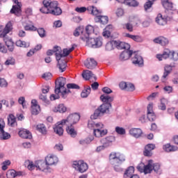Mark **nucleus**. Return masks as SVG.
Segmentation results:
<instances>
[{
  "label": "nucleus",
  "instance_id": "f257e3e1",
  "mask_svg": "<svg viewBox=\"0 0 178 178\" xmlns=\"http://www.w3.org/2000/svg\"><path fill=\"white\" fill-rule=\"evenodd\" d=\"M13 30V23L12 22H8L6 26L3 25H0V38H3V42H5L8 51L10 52H13L15 50V44L12 38L8 36V34Z\"/></svg>",
  "mask_w": 178,
  "mask_h": 178
},
{
  "label": "nucleus",
  "instance_id": "f03ea898",
  "mask_svg": "<svg viewBox=\"0 0 178 178\" xmlns=\"http://www.w3.org/2000/svg\"><path fill=\"white\" fill-rule=\"evenodd\" d=\"M94 33V26L88 25L86 28V33L81 35V39L86 42V45L90 48H100L102 47V39L101 38H90V34Z\"/></svg>",
  "mask_w": 178,
  "mask_h": 178
},
{
  "label": "nucleus",
  "instance_id": "7ed1b4c3",
  "mask_svg": "<svg viewBox=\"0 0 178 178\" xmlns=\"http://www.w3.org/2000/svg\"><path fill=\"white\" fill-rule=\"evenodd\" d=\"M40 12L45 15H54L59 16L62 15V9L58 6V1H51V0H44L43 7L40 8Z\"/></svg>",
  "mask_w": 178,
  "mask_h": 178
},
{
  "label": "nucleus",
  "instance_id": "20e7f679",
  "mask_svg": "<svg viewBox=\"0 0 178 178\" xmlns=\"http://www.w3.org/2000/svg\"><path fill=\"white\" fill-rule=\"evenodd\" d=\"M109 160L115 170L120 172L122 170L120 164L126 161V156L120 152H113L109 155Z\"/></svg>",
  "mask_w": 178,
  "mask_h": 178
},
{
  "label": "nucleus",
  "instance_id": "39448f33",
  "mask_svg": "<svg viewBox=\"0 0 178 178\" xmlns=\"http://www.w3.org/2000/svg\"><path fill=\"white\" fill-rule=\"evenodd\" d=\"M66 78L60 77L56 81L55 94H61L63 98H66L70 90L65 88Z\"/></svg>",
  "mask_w": 178,
  "mask_h": 178
},
{
  "label": "nucleus",
  "instance_id": "423d86ee",
  "mask_svg": "<svg viewBox=\"0 0 178 178\" xmlns=\"http://www.w3.org/2000/svg\"><path fill=\"white\" fill-rule=\"evenodd\" d=\"M88 12L90 13V15H92V16H95V22H98L99 23H101L102 24H108V18L107 16H102L98 15L101 13V11H99L97 8L89 6L88 7Z\"/></svg>",
  "mask_w": 178,
  "mask_h": 178
},
{
  "label": "nucleus",
  "instance_id": "0eeeda50",
  "mask_svg": "<svg viewBox=\"0 0 178 178\" xmlns=\"http://www.w3.org/2000/svg\"><path fill=\"white\" fill-rule=\"evenodd\" d=\"M80 120V114L77 113L70 114L67 118L62 120V124L65 126H73L76 124Z\"/></svg>",
  "mask_w": 178,
  "mask_h": 178
},
{
  "label": "nucleus",
  "instance_id": "6e6552de",
  "mask_svg": "<svg viewBox=\"0 0 178 178\" xmlns=\"http://www.w3.org/2000/svg\"><path fill=\"white\" fill-rule=\"evenodd\" d=\"M152 165L153 161L149 160L147 165L144 164L143 163H139L137 166V169L140 173L148 175V173H151V172L153 170Z\"/></svg>",
  "mask_w": 178,
  "mask_h": 178
},
{
  "label": "nucleus",
  "instance_id": "1a4fd4ad",
  "mask_svg": "<svg viewBox=\"0 0 178 178\" xmlns=\"http://www.w3.org/2000/svg\"><path fill=\"white\" fill-rule=\"evenodd\" d=\"M72 167L76 169V170H78V172H80V173H84V172H87V170H88V165L87 163L81 160L74 161Z\"/></svg>",
  "mask_w": 178,
  "mask_h": 178
},
{
  "label": "nucleus",
  "instance_id": "9d476101",
  "mask_svg": "<svg viewBox=\"0 0 178 178\" xmlns=\"http://www.w3.org/2000/svg\"><path fill=\"white\" fill-rule=\"evenodd\" d=\"M35 168L37 170L44 172L45 173H51L54 172V170L48 166L45 161L41 160L35 161Z\"/></svg>",
  "mask_w": 178,
  "mask_h": 178
},
{
  "label": "nucleus",
  "instance_id": "9b49d317",
  "mask_svg": "<svg viewBox=\"0 0 178 178\" xmlns=\"http://www.w3.org/2000/svg\"><path fill=\"white\" fill-rule=\"evenodd\" d=\"M74 49V47H72L70 49H64L63 50V54H62V49L60 47H57V51H56V60H60V58H63L65 56H67Z\"/></svg>",
  "mask_w": 178,
  "mask_h": 178
},
{
  "label": "nucleus",
  "instance_id": "f8f14e48",
  "mask_svg": "<svg viewBox=\"0 0 178 178\" xmlns=\"http://www.w3.org/2000/svg\"><path fill=\"white\" fill-rule=\"evenodd\" d=\"M3 129H5V121L3 119L0 118V140H9L10 134L5 132Z\"/></svg>",
  "mask_w": 178,
  "mask_h": 178
},
{
  "label": "nucleus",
  "instance_id": "ddd939ff",
  "mask_svg": "<svg viewBox=\"0 0 178 178\" xmlns=\"http://www.w3.org/2000/svg\"><path fill=\"white\" fill-rule=\"evenodd\" d=\"M14 3H15V5L13 6L10 13L15 15V16H20V15H22V2L17 0Z\"/></svg>",
  "mask_w": 178,
  "mask_h": 178
},
{
  "label": "nucleus",
  "instance_id": "4468645a",
  "mask_svg": "<svg viewBox=\"0 0 178 178\" xmlns=\"http://www.w3.org/2000/svg\"><path fill=\"white\" fill-rule=\"evenodd\" d=\"M45 161L47 166H52V165H56L59 162V159L55 155H49L45 158Z\"/></svg>",
  "mask_w": 178,
  "mask_h": 178
},
{
  "label": "nucleus",
  "instance_id": "2eb2a0df",
  "mask_svg": "<svg viewBox=\"0 0 178 178\" xmlns=\"http://www.w3.org/2000/svg\"><path fill=\"white\" fill-rule=\"evenodd\" d=\"M172 55V56H175V52L170 51L169 49H164L162 54H157L156 58L159 59V60H163V59H168L169 56Z\"/></svg>",
  "mask_w": 178,
  "mask_h": 178
},
{
  "label": "nucleus",
  "instance_id": "dca6fc26",
  "mask_svg": "<svg viewBox=\"0 0 178 178\" xmlns=\"http://www.w3.org/2000/svg\"><path fill=\"white\" fill-rule=\"evenodd\" d=\"M132 63L136 66L143 67V66H144V59H143L141 56L135 54L134 57L132 58Z\"/></svg>",
  "mask_w": 178,
  "mask_h": 178
},
{
  "label": "nucleus",
  "instance_id": "f3484780",
  "mask_svg": "<svg viewBox=\"0 0 178 178\" xmlns=\"http://www.w3.org/2000/svg\"><path fill=\"white\" fill-rule=\"evenodd\" d=\"M129 133L134 138H140L143 136V130L140 128H131Z\"/></svg>",
  "mask_w": 178,
  "mask_h": 178
},
{
  "label": "nucleus",
  "instance_id": "a211bd4d",
  "mask_svg": "<svg viewBox=\"0 0 178 178\" xmlns=\"http://www.w3.org/2000/svg\"><path fill=\"white\" fill-rule=\"evenodd\" d=\"M63 126H66V124H62V120L55 124L54 130L58 136L63 135Z\"/></svg>",
  "mask_w": 178,
  "mask_h": 178
},
{
  "label": "nucleus",
  "instance_id": "6ab92c4d",
  "mask_svg": "<svg viewBox=\"0 0 178 178\" xmlns=\"http://www.w3.org/2000/svg\"><path fill=\"white\" fill-rule=\"evenodd\" d=\"M93 134L95 136L97 137V138H99L101 137H104L108 134V129H95L93 130Z\"/></svg>",
  "mask_w": 178,
  "mask_h": 178
},
{
  "label": "nucleus",
  "instance_id": "aec40b11",
  "mask_svg": "<svg viewBox=\"0 0 178 178\" xmlns=\"http://www.w3.org/2000/svg\"><path fill=\"white\" fill-rule=\"evenodd\" d=\"M113 141H115L114 136H108L101 140L102 144L104 145V147H106V148H108V147H111Z\"/></svg>",
  "mask_w": 178,
  "mask_h": 178
},
{
  "label": "nucleus",
  "instance_id": "412c9836",
  "mask_svg": "<svg viewBox=\"0 0 178 178\" xmlns=\"http://www.w3.org/2000/svg\"><path fill=\"white\" fill-rule=\"evenodd\" d=\"M97 65V61L94 58H88L84 62V65L88 69H94Z\"/></svg>",
  "mask_w": 178,
  "mask_h": 178
},
{
  "label": "nucleus",
  "instance_id": "4be33fe9",
  "mask_svg": "<svg viewBox=\"0 0 178 178\" xmlns=\"http://www.w3.org/2000/svg\"><path fill=\"white\" fill-rule=\"evenodd\" d=\"M154 42H155L156 44H160V45L165 47L168 45V44H169V40L163 36H160L157 38H155L154 40Z\"/></svg>",
  "mask_w": 178,
  "mask_h": 178
},
{
  "label": "nucleus",
  "instance_id": "5701e85b",
  "mask_svg": "<svg viewBox=\"0 0 178 178\" xmlns=\"http://www.w3.org/2000/svg\"><path fill=\"white\" fill-rule=\"evenodd\" d=\"M66 106L63 104H58L57 106H54V107L51 108V111L54 113H65L67 111Z\"/></svg>",
  "mask_w": 178,
  "mask_h": 178
},
{
  "label": "nucleus",
  "instance_id": "b1692460",
  "mask_svg": "<svg viewBox=\"0 0 178 178\" xmlns=\"http://www.w3.org/2000/svg\"><path fill=\"white\" fill-rule=\"evenodd\" d=\"M132 55H133V51H131V50H124L120 54V59L121 60H127V59H130V58Z\"/></svg>",
  "mask_w": 178,
  "mask_h": 178
},
{
  "label": "nucleus",
  "instance_id": "393cba45",
  "mask_svg": "<svg viewBox=\"0 0 178 178\" xmlns=\"http://www.w3.org/2000/svg\"><path fill=\"white\" fill-rule=\"evenodd\" d=\"M162 6L167 10H174L175 7L173 6V3L170 0H161Z\"/></svg>",
  "mask_w": 178,
  "mask_h": 178
},
{
  "label": "nucleus",
  "instance_id": "a878e982",
  "mask_svg": "<svg viewBox=\"0 0 178 178\" xmlns=\"http://www.w3.org/2000/svg\"><path fill=\"white\" fill-rule=\"evenodd\" d=\"M24 29L26 31H37V27L34 26V24L31 21H28L26 24L24 25Z\"/></svg>",
  "mask_w": 178,
  "mask_h": 178
},
{
  "label": "nucleus",
  "instance_id": "bb28decb",
  "mask_svg": "<svg viewBox=\"0 0 178 178\" xmlns=\"http://www.w3.org/2000/svg\"><path fill=\"white\" fill-rule=\"evenodd\" d=\"M156 22L159 26H165L168 23V19L166 17H163L162 14H159L156 18Z\"/></svg>",
  "mask_w": 178,
  "mask_h": 178
},
{
  "label": "nucleus",
  "instance_id": "cd10ccee",
  "mask_svg": "<svg viewBox=\"0 0 178 178\" xmlns=\"http://www.w3.org/2000/svg\"><path fill=\"white\" fill-rule=\"evenodd\" d=\"M88 127H89V129H93V130H95V129H104V125L102 124V122H89L88 124Z\"/></svg>",
  "mask_w": 178,
  "mask_h": 178
},
{
  "label": "nucleus",
  "instance_id": "c85d7f7f",
  "mask_svg": "<svg viewBox=\"0 0 178 178\" xmlns=\"http://www.w3.org/2000/svg\"><path fill=\"white\" fill-rule=\"evenodd\" d=\"M116 47H119V42H117L116 40H112L106 43V51H112L116 48Z\"/></svg>",
  "mask_w": 178,
  "mask_h": 178
},
{
  "label": "nucleus",
  "instance_id": "c756f323",
  "mask_svg": "<svg viewBox=\"0 0 178 178\" xmlns=\"http://www.w3.org/2000/svg\"><path fill=\"white\" fill-rule=\"evenodd\" d=\"M110 108H112V104H103L97 109H99L100 113H108Z\"/></svg>",
  "mask_w": 178,
  "mask_h": 178
},
{
  "label": "nucleus",
  "instance_id": "7c9ffc66",
  "mask_svg": "<svg viewBox=\"0 0 178 178\" xmlns=\"http://www.w3.org/2000/svg\"><path fill=\"white\" fill-rule=\"evenodd\" d=\"M164 70L165 72L161 79L163 83H165V79H166V77H168V76H169V74H170L172 70H173V67H172V65H165Z\"/></svg>",
  "mask_w": 178,
  "mask_h": 178
},
{
  "label": "nucleus",
  "instance_id": "2f4dec72",
  "mask_svg": "<svg viewBox=\"0 0 178 178\" xmlns=\"http://www.w3.org/2000/svg\"><path fill=\"white\" fill-rule=\"evenodd\" d=\"M82 76L85 80H90V79H94V80H97L95 75L92 74V72L90 70H85L83 72Z\"/></svg>",
  "mask_w": 178,
  "mask_h": 178
},
{
  "label": "nucleus",
  "instance_id": "473e14b6",
  "mask_svg": "<svg viewBox=\"0 0 178 178\" xmlns=\"http://www.w3.org/2000/svg\"><path fill=\"white\" fill-rule=\"evenodd\" d=\"M19 137H22V138H31V133L29 132L27 129H22L19 131Z\"/></svg>",
  "mask_w": 178,
  "mask_h": 178
},
{
  "label": "nucleus",
  "instance_id": "72a5a7b5",
  "mask_svg": "<svg viewBox=\"0 0 178 178\" xmlns=\"http://www.w3.org/2000/svg\"><path fill=\"white\" fill-rule=\"evenodd\" d=\"M163 151H165V152H175V151H177L178 147L168 143L163 146Z\"/></svg>",
  "mask_w": 178,
  "mask_h": 178
},
{
  "label": "nucleus",
  "instance_id": "f704fd0d",
  "mask_svg": "<svg viewBox=\"0 0 178 178\" xmlns=\"http://www.w3.org/2000/svg\"><path fill=\"white\" fill-rule=\"evenodd\" d=\"M113 30V26L108 25L103 31V37L105 38H109L111 37V32Z\"/></svg>",
  "mask_w": 178,
  "mask_h": 178
},
{
  "label": "nucleus",
  "instance_id": "c9c22d12",
  "mask_svg": "<svg viewBox=\"0 0 178 178\" xmlns=\"http://www.w3.org/2000/svg\"><path fill=\"white\" fill-rule=\"evenodd\" d=\"M6 176L8 178L17 177V176H22V172H16L15 170H9L7 172Z\"/></svg>",
  "mask_w": 178,
  "mask_h": 178
},
{
  "label": "nucleus",
  "instance_id": "e433bc0d",
  "mask_svg": "<svg viewBox=\"0 0 178 178\" xmlns=\"http://www.w3.org/2000/svg\"><path fill=\"white\" fill-rule=\"evenodd\" d=\"M67 127L66 131L71 137H76L77 136V132L74 130L73 125H65Z\"/></svg>",
  "mask_w": 178,
  "mask_h": 178
},
{
  "label": "nucleus",
  "instance_id": "4c0bfd02",
  "mask_svg": "<svg viewBox=\"0 0 178 178\" xmlns=\"http://www.w3.org/2000/svg\"><path fill=\"white\" fill-rule=\"evenodd\" d=\"M100 99L104 104H111L113 101V97L108 95H102L100 96Z\"/></svg>",
  "mask_w": 178,
  "mask_h": 178
},
{
  "label": "nucleus",
  "instance_id": "58836bf2",
  "mask_svg": "<svg viewBox=\"0 0 178 178\" xmlns=\"http://www.w3.org/2000/svg\"><path fill=\"white\" fill-rule=\"evenodd\" d=\"M15 45L20 48H29V47H30V42L19 40L16 41Z\"/></svg>",
  "mask_w": 178,
  "mask_h": 178
},
{
  "label": "nucleus",
  "instance_id": "ea45409f",
  "mask_svg": "<svg viewBox=\"0 0 178 178\" xmlns=\"http://www.w3.org/2000/svg\"><path fill=\"white\" fill-rule=\"evenodd\" d=\"M35 129L41 134H47V127L44 124H38L36 125Z\"/></svg>",
  "mask_w": 178,
  "mask_h": 178
},
{
  "label": "nucleus",
  "instance_id": "a19ab883",
  "mask_svg": "<svg viewBox=\"0 0 178 178\" xmlns=\"http://www.w3.org/2000/svg\"><path fill=\"white\" fill-rule=\"evenodd\" d=\"M119 49H125V51H130V45L129 43L124 42H118V46L117 47Z\"/></svg>",
  "mask_w": 178,
  "mask_h": 178
},
{
  "label": "nucleus",
  "instance_id": "79ce46f5",
  "mask_svg": "<svg viewBox=\"0 0 178 178\" xmlns=\"http://www.w3.org/2000/svg\"><path fill=\"white\" fill-rule=\"evenodd\" d=\"M8 122L9 126H11V127H13L16 126V118L13 114H10L9 117L8 118Z\"/></svg>",
  "mask_w": 178,
  "mask_h": 178
},
{
  "label": "nucleus",
  "instance_id": "37998d69",
  "mask_svg": "<svg viewBox=\"0 0 178 178\" xmlns=\"http://www.w3.org/2000/svg\"><path fill=\"white\" fill-rule=\"evenodd\" d=\"M125 37H127L128 38H131V40H133L136 42H141V41L143 40V39H141V37L138 35H130L129 33H127L125 35Z\"/></svg>",
  "mask_w": 178,
  "mask_h": 178
},
{
  "label": "nucleus",
  "instance_id": "c03bdc74",
  "mask_svg": "<svg viewBox=\"0 0 178 178\" xmlns=\"http://www.w3.org/2000/svg\"><path fill=\"white\" fill-rule=\"evenodd\" d=\"M133 173H134V167L130 166L126 170L124 176V177H129V176H131Z\"/></svg>",
  "mask_w": 178,
  "mask_h": 178
},
{
  "label": "nucleus",
  "instance_id": "a18cd8bd",
  "mask_svg": "<svg viewBox=\"0 0 178 178\" xmlns=\"http://www.w3.org/2000/svg\"><path fill=\"white\" fill-rule=\"evenodd\" d=\"M84 29L81 28V27H78L75 29V31H74V37H79V35H80L81 34V35H84Z\"/></svg>",
  "mask_w": 178,
  "mask_h": 178
},
{
  "label": "nucleus",
  "instance_id": "49530a36",
  "mask_svg": "<svg viewBox=\"0 0 178 178\" xmlns=\"http://www.w3.org/2000/svg\"><path fill=\"white\" fill-rule=\"evenodd\" d=\"M66 61H58V69H60V72H61V73H63V72L66 70Z\"/></svg>",
  "mask_w": 178,
  "mask_h": 178
},
{
  "label": "nucleus",
  "instance_id": "de8ad7c7",
  "mask_svg": "<svg viewBox=\"0 0 178 178\" xmlns=\"http://www.w3.org/2000/svg\"><path fill=\"white\" fill-rule=\"evenodd\" d=\"M168 104V100L165 98L161 99V104L159 106V109L161 111H165L166 109V104Z\"/></svg>",
  "mask_w": 178,
  "mask_h": 178
},
{
  "label": "nucleus",
  "instance_id": "09e8293b",
  "mask_svg": "<svg viewBox=\"0 0 178 178\" xmlns=\"http://www.w3.org/2000/svg\"><path fill=\"white\" fill-rule=\"evenodd\" d=\"M90 92H91V88L88 87L82 91V92L81 93V97L82 98H87V97L90 95Z\"/></svg>",
  "mask_w": 178,
  "mask_h": 178
},
{
  "label": "nucleus",
  "instance_id": "8fccbe9b",
  "mask_svg": "<svg viewBox=\"0 0 178 178\" xmlns=\"http://www.w3.org/2000/svg\"><path fill=\"white\" fill-rule=\"evenodd\" d=\"M115 132L117 134H120V136H123L126 134V129L123 127H115Z\"/></svg>",
  "mask_w": 178,
  "mask_h": 178
},
{
  "label": "nucleus",
  "instance_id": "3c124183",
  "mask_svg": "<svg viewBox=\"0 0 178 178\" xmlns=\"http://www.w3.org/2000/svg\"><path fill=\"white\" fill-rule=\"evenodd\" d=\"M125 5H127L128 6H138V2L136 0H127V3Z\"/></svg>",
  "mask_w": 178,
  "mask_h": 178
},
{
  "label": "nucleus",
  "instance_id": "603ef678",
  "mask_svg": "<svg viewBox=\"0 0 178 178\" xmlns=\"http://www.w3.org/2000/svg\"><path fill=\"white\" fill-rule=\"evenodd\" d=\"M31 108L32 115H38L40 111H41L40 106H31Z\"/></svg>",
  "mask_w": 178,
  "mask_h": 178
},
{
  "label": "nucleus",
  "instance_id": "864d4df0",
  "mask_svg": "<svg viewBox=\"0 0 178 178\" xmlns=\"http://www.w3.org/2000/svg\"><path fill=\"white\" fill-rule=\"evenodd\" d=\"M147 119L149 120V122H154V120H156V115H155V113H147Z\"/></svg>",
  "mask_w": 178,
  "mask_h": 178
},
{
  "label": "nucleus",
  "instance_id": "5fc2aeb1",
  "mask_svg": "<svg viewBox=\"0 0 178 178\" xmlns=\"http://www.w3.org/2000/svg\"><path fill=\"white\" fill-rule=\"evenodd\" d=\"M153 170L156 173H161V164L156 163L152 164Z\"/></svg>",
  "mask_w": 178,
  "mask_h": 178
},
{
  "label": "nucleus",
  "instance_id": "6e6d98bb",
  "mask_svg": "<svg viewBox=\"0 0 178 178\" xmlns=\"http://www.w3.org/2000/svg\"><path fill=\"white\" fill-rule=\"evenodd\" d=\"M92 140V138H87L86 139L81 140L79 143L81 145H86V144H90Z\"/></svg>",
  "mask_w": 178,
  "mask_h": 178
},
{
  "label": "nucleus",
  "instance_id": "4d7b16f0",
  "mask_svg": "<svg viewBox=\"0 0 178 178\" xmlns=\"http://www.w3.org/2000/svg\"><path fill=\"white\" fill-rule=\"evenodd\" d=\"M99 116H101V112L97 108V110L95 111L93 115H92L90 116V118L93 119V120H95V119H98V118H99Z\"/></svg>",
  "mask_w": 178,
  "mask_h": 178
},
{
  "label": "nucleus",
  "instance_id": "13d9d810",
  "mask_svg": "<svg viewBox=\"0 0 178 178\" xmlns=\"http://www.w3.org/2000/svg\"><path fill=\"white\" fill-rule=\"evenodd\" d=\"M1 169L2 170H6L8 169V166L10 165V161L7 160L2 163Z\"/></svg>",
  "mask_w": 178,
  "mask_h": 178
},
{
  "label": "nucleus",
  "instance_id": "bf43d9fd",
  "mask_svg": "<svg viewBox=\"0 0 178 178\" xmlns=\"http://www.w3.org/2000/svg\"><path fill=\"white\" fill-rule=\"evenodd\" d=\"M18 102L22 106V108H27V106L26 105V99H24V97H21L18 99Z\"/></svg>",
  "mask_w": 178,
  "mask_h": 178
},
{
  "label": "nucleus",
  "instance_id": "052dcab7",
  "mask_svg": "<svg viewBox=\"0 0 178 178\" xmlns=\"http://www.w3.org/2000/svg\"><path fill=\"white\" fill-rule=\"evenodd\" d=\"M40 37H41V38H44V37H45V29H44L43 28H40V29H37V31Z\"/></svg>",
  "mask_w": 178,
  "mask_h": 178
},
{
  "label": "nucleus",
  "instance_id": "680f3d73",
  "mask_svg": "<svg viewBox=\"0 0 178 178\" xmlns=\"http://www.w3.org/2000/svg\"><path fill=\"white\" fill-rule=\"evenodd\" d=\"M153 5H154V3H152V1H147L144 5L145 10L151 9V8H152Z\"/></svg>",
  "mask_w": 178,
  "mask_h": 178
},
{
  "label": "nucleus",
  "instance_id": "e2e57ef3",
  "mask_svg": "<svg viewBox=\"0 0 178 178\" xmlns=\"http://www.w3.org/2000/svg\"><path fill=\"white\" fill-rule=\"evenodd\" d=\"M135 90L136 88L134 87V85L133 83H127L126 91H134Z\"/></svg>",
  "mask_w": 178,
  "mask_h": 178
},
{
  "label": "nucleus",
  "instance_id": "0e129e2a",
  "mask_svg": "<svg viewBox=\"0 0 178 178\" xmlns=\"http://www.w3.org/2000/svg\"><path fill=\"white\" fill-rule=\"evenodd\" d=\"M123 29H126L128 31H133V25L131 24H125L122 25Z\"/></svg>",
  "mask_w": 178,
  "mask_h": 178
},
{
  "label": "nucleus",
  "instance_id": "69168bd1",
  "mask_svg": "<svg viewBox=\"0 0 178 178\" xmlns=\"http://www.w3.org/2000/svg\"><path fill=\"white\" fill-rule=\"evenodd\" d=\"M67 88H68V90H70V88H72V89H75V90L80 88V87L77 84H75V83H68L67 85Z\"/></svg>",
  "mask_w": 178,
  "mask_h": 178
},
{
  "label": "nucleus",
  "instance_id": "338daca9",
  "mask_svg": "<svg viewBox=\"0 0 178 178\" xmlns=\"http://www.w3.org/2000/svg\"><path fill=\"white\" fill-rule=\"evenodd\" d=\"M115 13L118 17H122L124 15V10L122 8H118Z\"/></svg>",
  "mask_w": 178,
  "mask_h": 178
},
{
  "label": "nucleus",
  "instance_id": "774afa93",
  "mask_svg": "<svg viewBox=\"0 0 178 178\" xmlns=\"http://www.w3.org/2000/svg\"><path fill=\"white\" fill-rule=\"evenodd\" d=\"M15 63V59L13 58H8V60H6V61L5 62V65L6 66H9V65H13Z\"/></svg>",
  "mask_w": 178,
  "mask_h": 178
}]
</instances>
